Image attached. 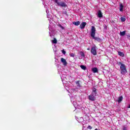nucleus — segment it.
<instances>
[{"label": "nucleus", "instance_id": "1", "mask_svg": "<svg viewBox=\"0 0 130 130\" xmlns=\"http://www.w3.org/2000/svg\"><path fill=\"white\" fill-rule=\"evenodd\" d=\"M90 31L91 37L93 38V39H94V40L98 41V42H101V39H100V38L95 37L96 34V28H95V26H92Z\"/></svg>", "mask_w": 130, "mask_h": 130}, {"label": "nucleus", "instance_id": "28", "mask_svg": "<svg viewBox=\"0 0 130 130\" xmlns=\"http://www.w3.org/2000/svg\"><path fill=\"white\" fill-rule=\"evenodd\" d=\"M123 130H127V128L126 127H125V126H124L123 127Z\"/></svg>", "mask_w": 130, "mask_h": 130}, {"label": "nucleus", "instance_id": "16", "mask_svg": "<svg viewBox=\"0 0 130 130\" xmlns=\"http://www.w3.org/2000/svg\"><path fill=\"white\" fill-rule=\"evenodd\" d=\"M73 24L75 25V26H79V25L80 24V21L73 22Z\"/></svg>", "mask_w": 130, "mask_h": 130}, {"label": "nucleus", "instance_id": "4", "mask_svg": "<svg viewBox=\"0 0 130 130\" xmlns=\"http://www.w3.org/2000/svg\"><path fill=\"white\" fill-rule=\"evenodd\" d=\"M76 119L77 120L78 122H79V123H82L83 125H84V124L86 123V121L84 120V118H83V117L78 118L76 117Z\"/></svg>", "mask_w": 130, "mask_h": 130}, {"label": "nucleus", "instance_id": "18", "mask_svg": "<svg viewBox=\"0 0 130 130\" xmlns=\"http://www.w3.org/2000/svg\"><path fill=\"white\" fill-rule=\"evenodd\" d=\"M125 31H120V36H124V35H125Z\"/></svg>", "mask_w": 130, "mask_h": 130}, {"label": "nucleus", "instance_id": "24", "mask_svg": "<svg viewBox=\"0 0 130 130\" xmlns=\"http://www.w3.org/2000/svg\"><path fill=\"white\" fill-rule=\"evenodd\" d=\"M52 42H53V43L56 44V43H57V40H56L55 39H55H54V40L52 41Z\"/></svg>", "mask_w": 130, "mask_h": 130}, {"label": "nucleus", "instance_id": "5", "mask_svg": "<svg viewBox=\"0 0 130 130\" xmlns=\"http://www.w3.org/2000/svg\"><path fill=\"white\" fill-rule=\"evenodd\" d=\"M96 48H97V47H96L95 45L91 48V52L93 55H97V51L96 50Z\"/></svg>", "mask_w": 130, "mask_h": 130}, {"label": "nucleus", "instance_id": "2", "mask_svg": "<svg viewBox=\"0 0 130 130\" xmlns=\"http://www.w3.org/2000/svg\"><path fill=\"white\" fill-rule=\"evenodd\" d=\"M117 64L120 66V70L121 71V75H125L126 73H127V71L126 70V67H125V64L121 63V62H117Z\"/></svg>", "mask_w": 130, "mask_h": 130}, {"label": "nucleus", "instance_id": "9", "mask_svg": "<svg viewBox=\"0 0 130 130\" xmlns=\"http://www.w3.org/2000/svg\"><path fill=\"white\" fill-rule=\"evenodd\" d=\"M97 90L95 88H93L92 89V92L91 93V95H92L93 96H94V97H96V96H97V92H96Z\"/></svg>", "mask_w": 130, "mask_h": 130}, {"label": "nucleus", "instance_id": "20", "mask_svg": "<svg viewBox=\"0 0 130 130\" xmlns=\"http://www.w3.org/2000/svg\"><path fill=\"white\" fill-rule=\"evenodd\" d=\"M120 20H121V22H125V20H126L125 17L124 16L121 17L120 18Z\"/></svg>", "mask_w": 130, "mask_h": 130}, {"label": "nucleus", "instance_id": "33", "mask_svg": "<svg viewBox=\"0 0 130 130\" xmlns=\"http://www.w3.org/2000/svg\"><path fill=\"white\" fill-rule=\"evenodd\" d=\"M87 50H90V48H87Z\"/></svg>", "mask_w": 130, "mask_h": 130}, {"label": "nucleus", "instance_id": "12", "mask_svg": "<svg viewBox=\"0 0 130 130\" xmlns=\"http://www.w3.org/2000/svg\"><path fill=\"white\" fill-rule=\"evenodd\" d=\"M86 24L87 23L85 22H82L80 25V29H84L86 27Z\"/></svg>", "mask_w": 130, "mask_h": 130}, {"label": "nucleus", "instance_id": "6", "mask_svg": "<svg viewBox=\"0 0 130 130\" xmlns=\"http://www.w3.org/2000/svg\"><path fill=\"white\" fill-rule=\"evenodd\" d=\"M57 6H59V7H62L63 8H66L67 7V4H66V3L62 2H59L58 1L57 3H56Z\"/></svg>", "mask_w": 130, "mask_h": 130}, {"label": "nucleus", "instance_id": "22", "mask_svg": "<svg viewBox=\"0 0 130 130\" xmlns=\"http://www.w3.org/2000/svg\"><path fill=\"white\" fill-rule=\"evenodd\" d=\"M58 26L62 30H64V27L62 26L60 24H58Z\"/></svg>", "mask_w": 130, "mask_h": 130}, {"label": "nucleus", "instance_id": "30", "mask_svg": "<svg viewBox=\"0 0 130 130\" xmlns=\"http://www.w3.org/2000/svg\"><path fill=\"white\" fill-rule=\"evenodd\" d=\"M62 53H63V54H66V51L62 50Z\"/></svg>", "mask_w": 130, "mask_h": 130}, {"label": "nucleus", "instance_id": "21", "mask_svg": "<svg viewBox=\"0 0 130 130\" xmlns=\"http://www.w3.org/2000/svg\"><path fill=\"white\" fill-rule=\"evenodd\" d=\"M80 54L82 57H85V53L81 51Z\"/></svg>", "mask_w": 130, "mask_h": 130}, {"label": "nucleus", "instance_id": "32", "mask_svg": "<svg viewBox=\"0 0 130 130\" xmlns=\"http://www.w3.org/2000/svg\"><path fill=\"white\" fill-rule=\"evenodd\" d=\"M61 79L62 80V82H63V80H62V77H61Z\"/></svg>", "mask_w": 130, "mask_h": 130}, {"label": "nucleus", "instance_id": "34", "mask_svg": "<svg viewBox=\"0 0 130 130\" xmlns=\"http://www.w3.org/2000/svg\"><path fill=\"white\" fill-rule=\"evenodd\" d=\"M128 108H130V105H129Z\"/></svg>", "mask_w": 130, "mask_h": 130}, {"label": "nucleus", "instance_id": "29", "mask_svg": "<svg viewBox=\"0 0 130 130\" xmlns=\"http://www.w3.org/2000/svg\"><path fill=\"white\" fill-rule=\"evenodd\" d=\"M87 128H89V129H92V127H91L90 125H89V126L87 127Z\"/></svg>", "mask_w": 130, "mask_h": 130}, {"label": "nucleus", "instance_id": "25", "mask_svg": "<svg viewBox=\"0 0 130 130\" xmlns=\"http://www.w3.org/2000/svg\"><path fill=\"white\" fill-rule=\"evenodd\" d=\"M46 13H47V18H50V15H48V10H46Z\"/></svg>", "mask_w": 130, "mask_h": 130}, {"label": "nucleus", "instance_id": "11", "mask_svg": "<svg viewBox=\"0 0 130 130\" xmlns=\"http://www.w3.org/2000/svg\"><path fill=\"white\" fill-rule=\"evenodd\" d=\"M97 16L98 17V18H103V14H102V12H101V10H99L98 11Z\"/></svg>", "mask_w": 130, "mask_h": 130}, {"label": "nucleus", "instance_id": "27", "mask_svg": "<svg viewBox=\"0 0 130 130\" xmlns=\"http://www.w3.org/2000/svg\"><path fill=\"white\" fill-rule=\"evenodd\" d=\"M76 84L78 87H80V83H79V81H77Z\"/></svg>", "mask_w": 130, "mask_h": 130}, {"label": "nucleus", "instance_id": "8", "mask_svg": "<svg viewBox=\"0 0 130 130\" xmlns=\"http://www.w3.org/2000/svg\"><path fill=\"white\" fill-rule=\"evenodd\" d=\"M61 62L63 64V66H64V67L67 66L68 64V62H67V60L63 58H61Z\"/></svg>", "mask_w": 130, "mask_h": 130}, {"label": "nucleus", "instance_id": "31", "mask_svg": "<svg viewBox=\"0 0 130 130\" xmlns=\"http://www.w3.org/2000/svg\"><path fill=\"white\" fill-rule=\"evenodd\" d=\"M54 2L56 4V3H57V2H58V0H54Z\"/></svg>", "mask_w": 130, "mask_h": 130}, {"label": "nucleus", "instance_id": "7", "mask_svg": "<svg viewBox=\"0 0 130 130\" xmlns=\"http://www.w3.org/2000/svg\"><path fill=\"white\" fill-rule=\"evenodd\" d=\"M88 99L90 101H95L96 100V97L92 94L88 96Z\"/></svg>", "mask_w": 130, "mask_h": 130}, {"label": "nucleus", "instance_id": "19", "mask_svg": "<svg viewBox=\"0 0 130 130\" xmlns=\"http://www.w3.org/2000/svg\"><path fill=\"white\" fill-rule=\"evenodd\" d=\"M123 11V5L122 4L120 5V11L122 12Z\"/></svg>", "mask_w": 130, "mask_h": 130}, {"label": "nucleus", "instance_id": "15", "mask_svg": "<svg viewBox=\"0 0 130 130\" xmlns=\"http://www.w3.org/2000/svg\"><path fill=\"white\" fill-rule=\"evenodd\" d=\"M92 72H93V73H98V69L96 68H93L92 69Z\"/></svg>", "mask_w": 130, "mask_h": 130}, {"label": "nucleus", "instance_id": "3", "mask_svg": "<svg viewBox=\"0 0 130 130\" xmlns=\"http://www.w3.org/2000/svg\"><path fill=\"white\" fill-rule=\"evenodd\" d=\"M49 31H50L49 32V35L50 37H52V35L51 34V33H52V31H53V28H54V24L52 23V21H53L52 19L49 18Z\"/></svg>", "mask_w": 130, "mask_h": 130}, {"label": "nucleus", "instance_id": "13", "mask_svg": "<svg viewBox=\"0 0 130 130\" xmlns=\"http://www.w3.org/2000/svg\"><path fill=\"white\" fill-rule=\"evenodd\" d=\"M75 108H78V109H82V108H83V105L78 104L77 106L75 107Z\"/></svg>", "mask_w": 130, "mask_h": 130}, {"label": "nucleus", "instance_id": "23", "mask_svg": "<svg viewBox=\"0 0 130 130\" xmlns=\"http://www.w3.org/2000/svg\"><path fill=\"white\" fill-rule=\"evenodd\" d=\"M80 68L84 70V71L86 70V67L84 65H81L80 66Z\"/></svg>", "mask_w": 130, "mask_h": 130}, {"label": "nucleus", "instance_id": "10", "mask_svg": "<svg viewBox=\"0 0 130 130\" xmlns=\"http://www.w3.org/2000/svg\"><path fill=\"white\" fill-rule=\"evenodd\" d=\"M71 102L72 104L74 105V107H75V108L77 105L79 104V103H80V102L77 103V101H73V98L71 99Z\"/></svg>", "mask_w": 130, "mask_h": 130}, {"label": "nucleus", "instance_id": "35", "mask_svg": "<svg viewBox=\"0 0 130 130\" xmlns=\"http://www.w3.org/2000/svg\"><path fill=\"white\" fill-rule=\"evenodd\" d=\"M94 130H98V129H97V128H95Z\"/></svg>", "mask_w": 130, "mask_h": 130}, {"label": "nucleus", "instance_id": "17", "mask_svg": "<svg viewBox=\"0 0 130 130\" xmlns=\"http://www.w3.org/2000/svg\"><path fill=\"white\" fill-rule=\"evenodd\" d=\"M118 54H119L120 55V56H122V57H123V56H124V54L123 52L118 51Z\"/></svg>", "mask_w": 130, "mask_h": 130}, {"label": "nucleus", "instance_id": "26", "mask_svg": "<svg viewBox=\"0 0 130 130\" xmlns=\"http://www.w3.org/2000/svg\"><path fill=\"white\" fill-rule=\"evenodd\" d=\"M70 55L71 57H75V54H74V53H71V54H70Z\"/></svg>", "mask_w": 130, "mask_h": 130}, {"label": "nucleus", "instance_id": "14", "mask_svg": "<svg viewBox=\"0 0 130 130\" xmlns=\"http://www.w3.org/2000/svg\"><path fill=\"white\" fill-rule=\"evenodd\" d=\"M123 99V98L122 96L119 97L117 100L118 103H120V102L122 101Z\"/></svg>", "mask_w": 130, "mask_h": 130}]
</instances>
